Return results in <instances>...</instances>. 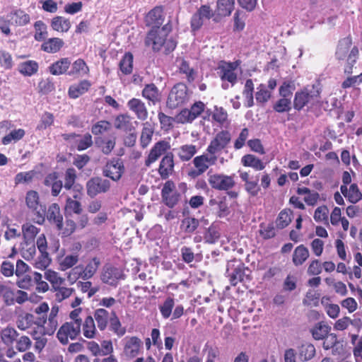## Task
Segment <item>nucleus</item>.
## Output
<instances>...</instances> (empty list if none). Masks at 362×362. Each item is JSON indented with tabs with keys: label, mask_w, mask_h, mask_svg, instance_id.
Here are the masks:
<instances>
[{
	"label": "nucleus",
	"mask_w": 362,
	"mask_h": 362,
	"mask_svg": "<svg viewBox=\"0 0 362 362\" xmlns=\"http://www.w3.org/2000/svg\"><path fill=\"white\" fill-rule=\"evenodd\" d=\"M100 265V259L98 257H93L88 262L84 268L80 266L72 268L69 272L67 278L72 283L80 277L84 280L89 279L94 276Z\"/></svg>",
	"instance_id": "5"
},
{
	"label": "nucleus",
	"mask_w": 362,
	"mask_h": 362,
	"mask_svg": "<svg viewBox=\"0 0 362 362\" xmlns=\"http://www.w3.org/2000/svg\"><path fill=\"white\" fill-rule=\"evenodd\" d=\"M175 305V300L172 297H168L165 301L159 306V310L163 318H168Z\"/></svg>",
	"instance_id": "57"
},
{
	"label": "nucleus",
	"mask_w": 362,
	"mask_h": 362,
	"mask_svg": "<svg viewBox=\"0 0 362 362\" xmlns=\"http://www.w3.org/2000/svg\"><path fill=\"white\" fill-rule=\"evenodd\" d=\"M18 336L17 331L12 327H7L2 329L1 332V338L4 344L11 346L16 341Z\"/></svg>",
	"instance_id": "52"
},
{
	"label": "nucleus",
	"mask_w": 362,
	"mask_h": 362,
	"mask_svg": "<svg viewBox=\"0 0 362 362\" xmlns=\"http://www.w3.org/2000/svg\"><path fill=\"white\" fill-rule=\"evenodd\" d=\"M51 27L56 31L64 33L69 30L71 23L68 19L62 16H56L52 20Z\"/></svg>",
	"instance_id": "46"
},
{
	"label": "nucleus",
	"mask_w": 362,
	"mask_h": 362,
	"mask_svg": "<svg viewBox=\"0 0 362 362\" xmlns=\"http://www.w3.org/2000/svg\"><path fill=\"white\" fill-rule=\"evenodd\" d=\"M93 317L94 321L95 320L99 330L104 331L107 327L110 315L107 310L98 308L94 311Z\"/></svg>",
	"instance_id": "31"
},
{
	"label": "nucleus",
	"mask_w": 362,
	"mask_h": 362,
	"mask_svg": "<svg viewBox=\"0 0 362 362\" xmlns=\"http://www.w3.org/2000/svg\"><path fill=\"white\" fill-rule=\"evenodd\" d=\"M38 70V64L35 61L29 60L23 62L18 66V71L25 76H32Z\"/></svg>",
	"instance_id": "53"
},
{
	"label": "nucleus",
	"mask_w": 362,
	"mask_h": 362,
	"mask_svg": "<svg viewBox=\"0 0 362 362\" xmlns=\"http://www.w3.org/2000/svg\"><path fill=\"white\" fill-rule=\"evenodd\" d=\"M170 149V144L168 141L161 140L156 142L150 150L148 157L145 160V165L149 167Z\"/></svg>",
	"instance_id": "15"
},
{
	"label": "nucleus",
	"mask_w": 362,
	"mask_h": 362,
	"mask_svg": "<svg viewBox=\"0 0 362 362\" xmlns=\"http://www.w3.org/2000/svg\"><path fill=\"white\" fill-rule=\"evenodd\" d=\"M208 181L212 188L222 191L230 189L235 185L234 175L213 174L209 175Z\"/></svg>",
	"instance_id": "10"
},
{
	"label": "nucleus",
	"mask_w": 362,
	"mask_h": 362,
	"mask_svg": "<svg viewBox=\"0 0 362 362\" xmlns=\"http://www.w3.org/2000/svg\"><path fill=\"white\" fill-rule=\"evenodd\" d=\"M81 332H82L83 337L88 339H95L97 337L98 332L93 316L88 315L82 321Z\"/></svg>",
	"instance_id": "22"
},
{
	"label": "nucleus",
	"mask_w": 362,
	"mask_h": 362,
	"mask_svg": "<svg viewBox=\"0 0 362 362\" xmlns=\"http://www.w3.org/2000/svg\"><path fill=\"white\" fill-rule=\"evenodd\" d=\"M174 156L167 153L161 159L158 168V173L163 179H167L174 171Z\"/></svg>",
	"instance_id": "18"
},
{
	"label": "nucleus",
	"mask_w": 362,
	"mask_h": 362,
	"mask_svg": "<svg viewBox=\"0 0 362 362\" xmlns=\"http://www.w3.org/2000/svg\"><path fill=\"white\" fill-rule=\"evenodd\" d=\"M175 151L182 162H187L197 153V147L193 144H185L175 148Z\"/></svg>",
	"instance_id": "25"
},
{
	"label": "nucleus",
	"mask_w": 362,
	"mask_h": 362,
	"mask_svg": "<svg viewBox=\"0 0 362 362\" xmlns=\"http://www.w3.org/2000/svg\"><path fill=\"white\" fill-rule=\"evenodd\" d=\"M25 202L28 207L33 210L37 216V222L38 223L43 222L46 214V208L40 204L37 192L33 190L28 192Z\"/></svg>",
	"instance_id": "12"
},
{
	"label": "nucleus",
	"mask_w": 362,
	"mask_h": 362,
	"mask_svg": "<svg viewBox=\"0 0 362 362\" xmlns=\"http://www.w3.org/2000/svg\"><path fill=\"white\" fill-rule=\"evenodd\" d=\"M47 319L45 316L37 317L33 325L28 329V333L35 340L40 339L44 335H47L45 327Z\"/></svg>",
	"instance_id": "24"
},
{
	"label": "nucleus",
	"mask_w": 362,
	"mask_h": 362,
	"mask_svg": "<svg viewBox=\"0 0 362 362\" xmlns=\"http://www.w3.org/2000/svg\"><path fill=\"white\" fill-rule=\"evenodd\" d=\"M320 91L315 86H306L295 93L293 107L300 110L307 107L311 108L319 103Z\"/></svg>",
	"instance_id": "4"
},
{
	"label": "nucleus",
	"mask_w": 362,
	"mask_h": 362,
	"mask_svg": "<svg viewBox=\"0 0 362 362\" xmlns=\"http://www.w3.org/2000/svg\"><path fill=\"white\" fill-rule=\"evenodd\" d=\"M90 87V83L87 80H83L78 83L71 85L68 91L69 96L71 98H78L86 93Z\"/></svg>",
	"instance_id": "34"
},
{
	"label": "nucleus",
	"mask_w": 362,
	"mask_h": 362,
	"mask_svg": "<svg viewBox=\"0 0 362 362\" xmlns=\"http://www.w3.org/2000/svg\"><path fill=\"white\" fill-rule=\"evenodd\" d=\"M205 105L204 103L199 101L196 102L190 108V110H183L180 114V119L182 122H188L193 121L204 110Z\"/></svg>",
	"instance_id": "19"
},
{
	"label": "nucleus",
	"mask_w": 362,
	"mask_h": 362,
	"mask_svg": "<svg viewBox=\"0 0 362 362\" xmlns=\"http://www.w3.org/2000/svg\"><path fill=\"white\" fill-rule=\"evenodd\" d=\"M110 187V182L99 177H93L86 182L87 194L90 197H94L100 193L106 192Z\"/></svg>",
	"instance_id": "13"
},
{
	"label": "nucleus",
	"mask_w": 362,
	"mask_h": 362,
	"mask_svg": "<svg viewBox=\"0 0 362 362\" xmlns=\"http://www.w3.org/2000/svg\"><path fill=\"white\" fill-rule=\"evenodd\" d=\"M6 21L11 25L22 26L30 21V16L24 11L18 10L7 15Z\"/></svg>",
	"instance_id": "37"
},
{
	"label": "nucleus",
	"mask_w": 362,
	"mask_h": 362,
	"mask_svg": "<svg viewBox=\"0 0 362 362\" xmlns=\"http://www.w3.org/2000/svg\"><path fill=\"white\" fill-rule=\"evenodd\" d=\"M127 106L138 119L145 121L148 118V110L141 100L136 98H132L127 102Z\"/></svg>",
	"instance_id": "17"
},
{
	"label": "nucleus",
	"mask_w": 362,
	"mask_h": 362,
	"mask_svg": "<svg viewBox=\"0 0 362 362\" xmlns=\"http://www.w3.org/2000/svg\"><path fill=\"white\" fill-rule=\"evenodd\" d=\"M64 41L59 37L49 38L41 45V49L47 53H57L64 46Z\"/></svg>",
	"instance_id": "36"
},
{
	"label": "nucleus",
	"mask_w": 362,
	"mask_h": 362,
	"mask_svg": "<svg viewBox=\"0 0 362 362\" xmlns=\"http://www.w3.org/2000/svg\"><path fill=\"white\" fill-rule=\"evenodd\" d=\"M147 25H152L153 28H160L163 23V9L161 7H155L150 11L146 17Z\"/></svg>",
	"instance_id": "28"
},
{
	"label": "nucleus",
	"mask_w": 362,
	"mask_h": 362,
	"mask_svg": "<svg viewBox=\"0 0 362 362\" xmlns=\"http://www.w3.org/2000/svg\"><path fill=\"white\" fill-rule=\"evenodd\" d=\"M22 230L25 241L30 242H33L34 238L39 233V229L36 226L29 223H27L23 226Z\"/></svg>",
	"instance_id": "60"
},
{
	"label": "nucleus",
	"mask_w": 362,
	"mask_h": 362,
	"mask_svg": "<svg viewBox=\"0 0 362 362\" xmlns=\"http://www.w3.org/2000/svg\"><path fill=\"white\" fill-rule=\"evenodd\" d=\"M189 98L187 88L185 84L180 83L173 86L171 89L168 100L167 105L174 109L185 104Z\"/></svg>",
	"instance_id": "7"
},
{
	"label": "nucleus",
	"mask_w": 362,
	"mask_h": 362,
	"mask_svg": "<svg viewBox=\"0 0 362 362\" xmlns=\"http://www.w3.org/2000/svg\"><path fill=\"white\" fill-rule=\"evenodd\" d=\"M88 71V66L84 60L78 59L73 64L71 63V69L67 72V75L79 78L87 75Z\"/></svg>",
	"instance_id": "26"
},
{
	"label": "nucleus",
	"mask_w": 362,
	"mask_h": 362,
	"mask_svg": "<svg viewBox=\"0 0 362 362\" xmlns=\"http://www.w3.org/2000/svg\"><path fill=\"white\" fill-rule=\"evenodd\" d=\"M154 131V125L151 122H146L142 124V129L139 140L141 146L143 148H146L151 142Z\"/></svg>",
	"instance_id": "27"
},
{
	"label": "nucleus",
	"mask_w": 362,
	"mask_h": 362,
	"mask_svg": "<svg viewBox=\"0 0 362 362\" xmlns=\"http://www.w3.org/2000/svg\"><path fill=\"white\" fill-rule=\"evenodd\" d=\"M220 238V232L217 226L211 225L204 234V240L208 243H214Z\"/></svg>",
	"instance_id": "64"
},
{
	"label": "nucleus",
	"mask_w": 362,
	"mask_h": 362,
	"mask_svg": "<svg viewBox=\"0 0 362 362\" xmlns=\"http://www.w3.org/2000/svg\"><path fill=\"white\" fill-rule=\"evenodd\" d=\"M323 339V348L326 350L332 349L333 354H340L343 350L342 344L337 340L336 334H328Z\"/></svg>",
	"instance_id": "29"
},
{
	"label": "nucleus",
	"mask_w": 362,
	"mask_h": 362,
	"mask_svg": "<svg viewBox=\"0 0 362 362\" xmlns=\"http://www.w3.org/2000/svg\"><path fill=\"white\" fill-rule=\"evenodd\" d=\"M78 255L76 254H71L66 255L59 259V265L61 271H66L72 268L78 262Z\"/></svg>",
	"instance_id": "50"
},
{
	"label": "nucleus",
	"mask_w": 362,
	"mask_h": 362,
	"mask_svg": "<svg viewBox=\"0 0 362 362\" xmlns=\"http://www.w3.org/2000/svg\"><path fill=\"white\" fill-rule=\"evenodd\" d=\"M239 66L238 62H221L218 67V74L223 81L229 82L231 86H234L237 82V69Z\"/></svg>",
	"instance_id": "11"
},
{
	"label": "nucleus",
	"mask_w": 362,
	"mask_h": 362,
	"mask_svg": "<svg viewBox=\"0 0 362 362\" xmlns=\"http://www.w3.org/2000/svg\"><path fill=\"white\" fill-rule=\"evenodd\" d=\"M0 298L7 306L13 305L15 303L23 305L28 301L33 302L36 298L34 294H28L27 292L14 289L7 284L0 283Z\"/></svg>",
	"instance_id": "3"
},
{
	"label": "nucleus",
	"mask_w": 362,
	"mask_h": 362,
	"mask_svg": "<svg viewBox=\"0 0 362 362\" xmlns=\"http://www.w3.org/2000/svg\"><path fill=\"white\" fill-rule=\"evenodd\" d=\"M241 163L245 167H250L255 170H262L265 164L257 157L252 154H247L242 157Z\"/></svg>",
	"instance_id": "38"
},
{
	"label": "nucleus",
	"mask_w": 362,
	"mask_h": 362,
	"mask_svg": "<svg viewBox=\"0 0 362 362\" xmlns=\"http://www.w3.org/2000/svg\"><path fill=\"white\" fill-rule=\"evenodd\" d=\"M169 32L168 25L161 28H152L146 37V45L151 47L154 51H158L164 47L166 52H172L176 47V42L171 38H167Z\"/></svg>",
	"instance_id": "1"
},
{
	"label": "nucleus",
	"mask_w": 362,
	"mask_h": 362,
	"mask_svg": "<svg viewBox=\"0 0 362 362\" xmlns=\"http://www.w3.org/2000/svg\"><path fill=\"white\" fill-rule=\"evenodd\" d=\"M272 93L270 91L267 90L266 87L263 84H260L257 87V91L255 93V98L259 103H266L271 98Z\"/></svg>",
	"instance_id": "63"
},
{
	"label": "nucleus",
	"mask_w": 362,
	"mask_h": 362,
	"mask_svg": "<svg viewBox=\"0 0 362 362\" xmlns=\"http://www.w3.org/2000/svg\"><path fill=\"white\" fill-rule=\"evenodd\" d=\"M35 40L40 42L45 40L47 35L48 33L47 30V25L41 21H38L35 22Z\"/></svg>",
	"instance_id": "56"
},
{
	"label": "nucleus",
	"mask_w": 362,
	"mask_h": 362,
	"mask_svg": "<svg viewBox=\"0 0 362 362\" xmlns=\"http://www.w3.org/2000/svg\"><path fill=\"white\" fill-rule=\"evenodd\" d=\"M47 217L49 221L54 223L58 229H62V216L60 213L59 206L57 204H53L48 209Z\"/></svg>",
	"instance_id": "43"
},
{
	"label": "nucleus",
	"mask_w": 362,
	"mask_h": 362,
	"mask_svg": "<svg viewBox=\"0 0 362 362\" xmlns=\"http://www.w3.org/2000/svg\"><path fill=\"white\" fill-rule=\"evenodd\" d=\"M44 276L52 286V290L62 286L65 282V279L62 277L60 274L52 269H47L45 271Z\"/></svg>",
	"instance_id": "40"
},
{
	"label": "nucleus",
	"mask_w": 362,
	"mask_h": 362,
	"mask_svg": "<svg viewBox=\"0 0 362 362\" xmlns=\"http://www.w3.org/2000/svg\"><path fill=\"white\" fill-rule=\"evenodd\" d=\"M110 328L119 337H122L126 333V328L122 326V324L115 312L112 311L110 318Z\"/></svg>",
	"instance_id": "44"
},
{
	"label": "nucleus",
	"mask_w": 362,
	"mask_h": 362,
	"mask_svg": "<svg viewBox=\"0 0 362 362\" xmlns=\"http://www.w3.org/2000/svg\"><path fill=\"white\" fill-rule=\"evenodd\" d=\"M254 84L252 79H247L245 81L243 95L245 97V105L247 107H250L254 105Z\"/></svg>",
	"instance_id": "49"
},
{
	"label": "nucleus",
	"mask_w": 362,
	"mask_h": 362,
	"mask_svg": "<svg viewBox=\"0 0 362 362\" xmlns=\"http://www.w3.org/2000/svg\"><path fill=\"white\" fill-rule=\"evenodd\" d=\"M71 66V61L68 58H62L49 66V72L54 76L66 74Z\"/></svg>",
	"instance_id": "30"
},
{
	"label": "nucleus",
	"mask_w": 362,
	"mask_h": 362,
	"mask_svg": "<svg viewBox=\"0 0 362 362\" xmlns=\"http://www.w3.org/2000/svg\"><path fill=\"white\" fill-rule=\"evenodd\" d=\"M352 40L350 37L341 39L337 45L336 58L338 60L346 59L344 71L346 74L353 73V68L358 58V49L356 46L351 47Z\"/></svg>",
	"instance_id": "2"
},
{
	"label": "nucleus",
	"mask_w": 362,
	"mask_h": 362,
	"mask_svg": "<svg viewBox=\"0 0 362 362\" xmlns=\"http://www.w3.org/2000/svg\"><path fill=\"white\" fill-rule=\"evenodd\" d=\"M95 144L104 154L109 155L115 147L116 138L100 136L95 139Z\"/></svg>",
	"instance_id": "32"
},
{
	"label": "nucleus",
	"mask_w": 362,
	"mask_h": 362,
	"mask_svg": "<svg viewBox=\"0 0 362 362\" xmlns=\"http://www.w3.org/2000/svg\"><path fill=\"white\" fill-rule=\"evenodd\" d=\"M331 327L325 322H318L312 329V334L315 339H323L330 331Z\"/></svg>",
	"instance_id": "51"
},
{
	"label": "nucleus",
	"mask_w": 362,
	"mask_h": 362,
	"mask_svg": "<svg viewBox=\"0 0 362 362\" xmlns=\"http://www.w3.org/2000/svg\"><path fill=\"white\" fill-rule=\"evenodd\" d=\"M121 71L124 74H129L133 68V55L131 53H126L119 62Z\"/></svg>",
	"instance_id": "54"
},
{
	"label": "nucleus",
	"mask_w": 362,
	"mask_h": 362,
	"mask_svg": "<svg viewBox=\"0 0 362 362\" xmlns=\"http://www.w3.org/2000/svg\"><path fill=\"white\" fill-rule=\"evenodd\" d=\"M329 300L328 298L323 297L321 303L325 306L327 314L331 318L335 319L339 316L340 308L337 304L327 303L325 301Z\"/></svg>",
	"instance_id": "59"
},
{
	"label": "nucleus",
	"mask_w": 362,
	"mask_h": 362,
	"mask_svg": "<svg viewBox=\"0 0 362 362\" xmlns=\"http://www.w3.org/2000/svg\"><path fill=\"white\" fill-rule=\"evenodd\" d=\"M33 260V266L41 270H47L52 261L47 252H40V255Z\"/></svg>",
	"instance_id": "55"
},
{
	"label": "nucleus",
	"mask_w": 362,
	"mask_h": 362,
	"mask_svg": "<svg viewBox=\"0 0 362 362\" xmlns=\"http://www.w3.org/2000/svg\"><path fill=\"white\" fill-rule=\"evenodd\" d=\"M309 257V251L303 245L298 246L293 254V262L296 266L303 264Z\"/></svg>",
	"instance_id": "42"
},
{
	"label": "nucleus",
	"mask_w": 362,
	"mask_h": 362,
	"mask_svg": "<svg viewBox=\"0 0 362 362\" xmlns=\"http://www.w3.org/2000/svg\"><path fill=\"white\" fill-rule=\"evenodd\" d=\"M124 170L123 161L119 158H114L106 163L103 169V174L113 181H118L124 174Z\"/></svg>",
	"instance_id": "8"
},
{
	"label": "nucleus",
	"mask_w": 362,
	"mask_h": 362,
	"mask_svg": "<svg viewBox=\"0 0 362 362\" xmlns=\"http://www.w3.org/2000/svg\"><path fill=\"white\" fill-rule=\"evenodd\" d=\"M25 135V131L23 129H13L10 133L5 135L1 143L4 145H8L11 143H16L22 139Z\"/></svg>",
	"instance_id": "45"
},
{
	"label": "nucleus",
	"mask_w": 362,
	"mask_h": 362,
	"mask_svg": "<svg viewBox=\"0 0 362 362\" xmlns=\"http://www.w3.org/2000/svg\"><path fill=\"white\" fill-rule=\"evenodd\" d=\"M36 252L35 245L33 242L25 241L21 249L22 257L26 260L33 259Z\"/></svg>",
	"instance_id": "58"
},
{
	"label": "nucleus",
	"mask_w": 362,
	"mask_h": 362,
	"mask_svg": "<svg viewBox=\"0 0 362 362\" xmlns=\"http://www.w3.org/2000/svg\"><path fill=\"white\" fill-rule=\"evenodd\" d=\"M81 325L78 322H67L64 323L57 332V338L63 344H66L69 339H75L81 333Z\"/></svg>",
	"instance_id": "9"
},
{
	"label": "nucleus",
	"mask_w": 362,
	"mask_h": 362,
	"mask_svg": "<svg viewBox=\"0 0 362 362\" xmlns=\"http://www.w3.org/2000/svg\"><path fill=\"white\" fill-rule=\"evenodd\" d=\"M230 139V134L228 131H221L211 140L206 148V151L213 155H216V153L226 147Z\"/></svg>",
	"instance_id": "14"
},
{
	"label": "nucleus",
	"mask_w": 362,
	"mask_h": 362,
	"mask_svg": "<svg viewBox=\"0 0 362 362\" xmlns=\"http://www.w3.org/2000/svg\"><path fill=\"white\" fill-rule=\"evenodd\" d=\"M234 0H218L216 13L219 16H230L234 8Z\"/></svg>",
	"instance_id": "39"
},
{
	"label": "nucleus",
	"mask_w": 362,
	"mask_h": 362,
	"mask_svg": "<svg viewBox=\"0 0 362 362\" xmlns=\"http://www.w3.org/2000/svg\"><path fill=\"white\" fill-rule=\"evenodd\" d=\"M217 156L209 153L196 156L192 160L194 169L188 171V175L195 178L204 174L208 168L216 163Z\"/></svg>",
	"instance_id": "6"
},
{
	"label": "nucleus",
	"mask_w": 362,
	"mask_h": 362,
	"mask_svg": "<svg viewBox=\"0 0 362 362\" xmlns=\"http://www.w3.org/2000/svg\"><path fill=\"white\" fill-rule=\"evenodd\" d=\"M53 291L56 293V300L58 302H62L64 300L69 298L75 291L74 288H67L62 286H59V287L54 288Z\"/></svg>",
	"instance_id": "61"
},
{
	"label": "nucleus",
	"mask_w": 362,
	"mask_h": 362,
	"mask_svg": "<svg viewBox=\"0 0 362 362\" xmlns=\"http://www.w3.org/2000/svg\"><path fill=\"white\" fill-rule=\"evenodd\" d=\"M142 96L153 105H156L160 101V93L153 83L145 86L142 90Z\"/></svg>",
	"instance_id": "33"
},
{
	"label": "nucleus",
	"mask_w": 362,
	"mask_h": 362,
	"mask_svg": "<svg viewBox=\"0 0 362 362\" xmlns=\"http://www.w3.org/2000/svg\"><path fill=\"white\" fill-rule=\"evenodd\" d=\"M292 212L290 210H282L276 219V226L280 228L286 227L291 221Z\"/></svg>",
	"instance_id": "62"
},
{
	"label": "nucleus",
	"mask_w": 362,
	"mask_h": 362,
	"mask_svg": "<svg viewBox=\"0 0 362 362\" xmlns=\"http://www.w3.org/2000/svg\"><path fill=\"white\" fill-rule=\"evenodd\" d=\"M142 346L141 341L136 337H131L125 339L124 354L129 358L136 357Z\"/></svg>",
	"instance_id": "21"
},
{
	"label": "nucleus",
	"mask_w": 362,
	"mask_h": 362,
	"mask_svg": "<svg viewBox=\"0 0 362 362\" xmlns=\"http://www.w3.org/2000/svg\"><path fill=\"white\" fill-rule=\"evenodd\" d=\"M298 354L300 358L303 361L312 359L315 354V348L314 345L310 343L303 344L298 348Z\"/></svg>",
	"instance_id": "47"
},
{
	"label": "nucleus",
	"mask_w": 362,
	"mask_h": 362,
	"mask_svg": "<svg viewBox=\"0 0 362 362\" xmlns=\"http://www.w3.org/2000/svg\"><path fill=\"white\" fill-rule=\"evenodd\" d=\"M37 318L30 313H23L18 317L16 321L17 327L19 329L25 331L28 330L30 327L33 325Z\"/></svg>",
	"instance_id": "41"
},
{
	"label": "nucleus",
	"mask_w": 362,
	"mask_h": 362,
	"mask_svg": "<svg viewBox=\"0 0 362 362\" xmlns=\"http://www.w3.org/2000/svg\"><path fill=\"white\" fill-rule=\"evenodd\" d=\"M122 271L117 267L105 266L101 274V280L103 283L110 286H116L119 279H123Z\"/></svg>",
	"instance_id": "16"
},
{
	"label": "nucleus",
	"mask_w": 362,
	"mask_h": 362,
	"mask_svg": "<svg viewBox=\"0 0 362 362\" xmlns=\"http://www.w3.org/2000/svg\"><path fill=\"white\" fill-rule=\"evenodd\" d=\"M177 62L180 73L185 74L189 81H193L196 78L197 73L194 69L189 66L188 62L180 59L177 60Z\"/></svg>",
	"instance_id": "48"
},
{
	"label": "nucleus",
	"mask_w": 362,
	"mask_h": 362,
	"mask_svg": "<svg viewBox=\"0 0 362 362\" xmlns=\"http://www.w3.org/2000/svg\"><path fill=\"white\" fill-rule=\"evenodd\" d=\"M209 204L214 207L219 218H223L229 214L230 210L227 203V198L224 196H218L209 200Z\"/></svg>",
	"instance_id": "20"
},
{
	"label": "nucleus",
	"mask_w": 362,
	"mask_h": 362,
	"mask_svg": "<svg viewBox=\"0 0 362 362\" xmlns=\"http://www.w3.org/2000/svg\"><path fill=\"white\" fill-rule=\"evenodd\" d=\"M133 118L128 114H121L116 117L114 126L117 129L122 130L125 132H130L133 128Z\"/></svg>",
	"instance_id": "35"
},
{
	"label": "nucleus",
	"mask_w": 362,
	"mask_h": 362,
	"mask_svg": "<svg viewBox=\"0 0 362 362\" xmlns=\"http://www.w3.org/2000/svg\"><path fill=\"white\" fill-rule=\"evenodd\" d=\"M341 194L352 204H356L362 199V193L356 183L351 184L349 188L341 185Z\"/></svg>",
	"instance_id": "23"
}]
</instances>
